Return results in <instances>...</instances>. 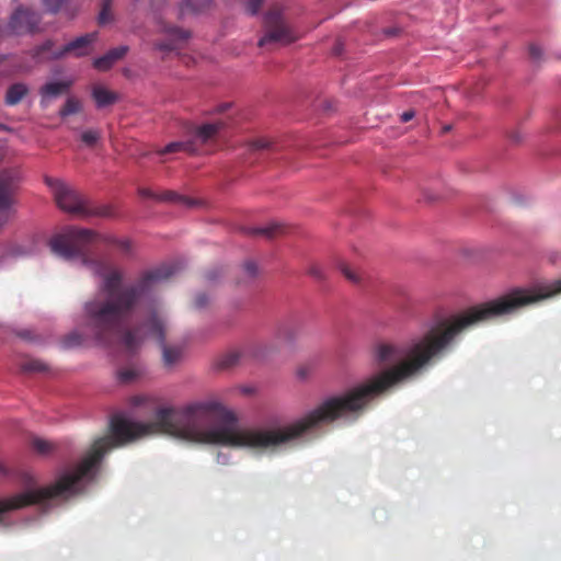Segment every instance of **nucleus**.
Listing matches in <instances>:
<instances>
[{
  "label": "nucleus",
  "instance_id": "nucleus-1",
  "mask_svg": "<svg viewBox=\"0 0 561 561\" xmlns=\"http://www.w3.org/2000/svg\"><path fill=\"white\" fill-rule=\"evenodd\" d=\"M94 233L90 230L71 229L54 236L51 251L65 260L79 259L94 276L101 278L98 295L84 304V317L80 327L66 334L60 345L64 350L98 345L111 347L119 343L129 353L140 345V328H127V323L140 301L149 297L156 286L175 274L174 264L161 265L142 273L130 284H123L124 272L102 260L87 254L85 245Z\"/></svg>",
  "mask_w": 561,
  "mask_h": 561
},
{
  "label": "nucleus",
  "instance_id": "nucleus-2",
  "mask_svg": "<svg viewBox=\"0 0 561 561\" xmlns=\"http://www.w3.org/2000/svg\"><path fill=\"white\" fill-rule=\"evenodd\" d=\"M522 301L523 298L514 289L496 299L437 320L422 335L405 344L377 343L374 347L375 359L379 365L390 366L353 386V421L380 398L422 375L451 348L462 332L513 313L523 307Z\"/></svg>",
  "mask_w": 561,
  "mask_h": 561
},
{
  "label": "nucleus",
  "instance_id": "nucleus-3",
  "mask_svg": "<svg viewBox=\"0 0 561 561\" xmlns=\"http://www.w3.org/2000/svg\"><path fill=\"white\" fill-rule=\"evenodd\" d=\"M46 183L53 190L58 207L69 214L81 217H112L110 205H92L78 191L59 180L46 179Z\"/></svg>",
  "mask_w": 561,
  "mask_h": 561
},
{
  "label": "nucleus",
  "instance_id": "nucleus-4",
  "mask_svg": "<svg viewBox=\"0 0 561 561\" xmlns=\"http://www.w3.org/2000/svg\"><path fill=\"white\" fill-rule=\"evenodd\" d=\"M263 36L259 39V47L268 45H289L299 38L297 30L288 22L283 9L275 4L263 16Z\"/></svg>",
  "mask_w": 561,
  "mask_h": 561
},
{
  "label": "nucleus",
  "instance_id": "nucleus-5",
  "mask_svg": "<svg viewBox=\"0 0 561 561\" xmlns=\"http://www.w3.org/2000/svg\"><path fill=\"white\" fill-rule=\"evenodd\" d=\"M146 327L148 328L149 334L157 340L162 348V360L164 366L171 367L175 365L182 356V350L180 347L169 346L165 344V321L158 314H152L147 321Z\"/></svg>",
  "mask_w": 561,
  "mask_h": 561
},
{
  "label": "nucleus",
  "instance_id": "nucleus-6",
  "mask_svg": "<svg viewBox=\"0 0 561 561\" xmlns=\"http://www.w3.org/2000/svg\"><path fill=\"white\" fill-rule=\"evenodd\" d=\"M19 179L15 172L3 170L0 172V217L5 218V224L14 214Z\"/></svg>",
  "mask_w": 561,
  "mask_h": 561
},
{
  "label": "nucleus",
  "instance_id": "nucleus-7",
  "mask_svg": "<svg viewBox=\"0 0 561 561\" xmlns=\"http://www.w3.org/2000/svg\"><path fill=\"white\" fill-rule=\"evenodd\" d=\"M41 22V15L30 9L19 7L10 16L8 30L11 34L34 33Z\"/></svg>",
  "mask_w": 561,
  "mask_h": 561
},
{
  "label": "nucleus",
  "instance_id": "nucleus-8",
  "mask_svg": "<svg viewBox=\"0 0 561 561\" xmlns=\"http://www.w3.org/2000/svg\"><path fill=\"white\" fill-rule=\"evenodd\" d=\"M558 294H561V278L550 283L539 284L531 289H516V295H518L519 298H523V307L554 297Z\"/></svg>",
  "mask_w": 561,
  "mask_h": 561
},
{
  "label": "nucleus",
  "instance_id": "nucleus-9",
  "mask_svg": "<svg viewBox=\"0 0 561 561\" xmlns=\"http://www.w3.org/2000/svg\"><path fill=\"white\" fill-rule=\"evenodd\" d=\"M96 39V33H88L69 42L60 49L53 51L51 58L59 59L68 54L81 57L89 54L90 45Z\"/></svg>",
  "mask_w": 561,
  "mask_h": 561
},
{
  "label": "nucleus",
  "instance_id": "nucleus-10",
  "mask_svg": "<svg viewBox=\"0 0 561 561\" xmlns=\"http://www.w3.org/2000/svg\"><path fill=\"white\" fill-rule=\"evenodd\" d=\"M71 229H76V230H87L85 228H77V227H68L66 228L61 233H59L58 236H61L64 233H66L67 231L71 230ZM90 231H92L94 233L92 240L85 245V250H87V254L90 255L91 257H95L98 260H102L104 262H106L107 264L111 265L110 262H107L106 260L102 259V257H99L94 252H92L90 250V245H92L93 243L95 242H99V241H105L110 244H113L114 247H116L123 254H126L128 255L130 252H131V242L130 240L128 239H115V238H102L98 232H95L94 230L92 229H89ZM112 266L114 267V265L112 264ZM115 268H117L115 266Z\"/></svg>",
  "mask_w": 561,
  "mask_h": 561
},
{
  "label": "nucleus",
  "instance_id": "nucleus-11",
  "mask_svg": "<svg viewBox=\"0 0 561 561\" xmlns=\"http://www.w3.org/2000/svg\"><path fill=\"white\" fill-rule=\"evenodd\" d=\"M138 194L142 198H151V199H156L159 202H168V203L179 204V205H182L185 207H192L195 205V202L193 199H191L187 196L180 195L179 193H176L174 191H164L161 194H157L153 191H151L150 188L142 187V188L138 190Z\"/></svg>",
  "mask_w": 561,
  "mask_h": 561
},
{
  "label": "nucleus",
  "instance_id": "nucleus-12",
  "mask_svg": "<svg viewBox=\"0 0 561 561\" xmlns=\"http://www.w3.org/2000/svg\"><path fill=\"white\" fill-rule=\"evenodd\" d=\"M128 51L127 46H118L110 49L105 55L96 58L93 62L95 69L100 71L108 70L117 60L122 59Z\"/></svg>",
  "mask_w": 561,
  "mask_h": 561
},
{
  "label": "nucleus",
  "instance_id": "nucleus-13",
  "mask_svg": "<svg viewBox=\"0 0 561 561\" xmlns=\"http://www.w3.org/2000/svg\"><path fill=\"white\" fill-rule=\"evenodd\" d=\"M245 234L253 237H262L265 239H274L286 231V227L278 222H271L265 227L257 228H245L243 229Z\"/></svg>",
  "mask_w": 561,
  "mask_h": 561
},
{
  "label": "nucleus",
  "instance_id": "nucleus-14",
  "mask_svg": "<svg viewBox=\"0 0 561 561\" xmlns=\"http://www.w3.org/2000/svg\"><path fill=\"white\" fill-rule=\"evenodd\" d=\"M72 83V80L47 82L39 89V94L43 100L57 98L64 93H67L71 88Z\"/></svg>",
  "mask_w": 561,
  "mask_h": 561
},
{
  "label": "nucleus",
  "instance_id": "nucleus-15",
  "mask_svg": "<svg viewBox=\"0 0 561 561\" xmlns=\"http://www.w3.org/2000/svg\"><path fill=\"white\" fill-rule=\"evenodd\" d=\"M167 32L172 36L171 39L160 41L154 43V47L161 51H172L176 49L175 39L186 41L190 37V32L179 28V27H170Z\"/></svg>",
  "mask_w": 561,
  "mask_h": 561
},
{
  "label": "nucleus",
  "instance_id": "nucleus-16",
  "mask_svg": "<svg viewBox=\"0 0 561 561\" xmlns=\"http://www.w3.org/2000/svg\"><path fill=\"white\" fill-rule=\"evenodd\" d=\"M224 127L222 122H216L210 124H204L195 129L194 140L199 141L201 144H206L211 140L219 130Z\"/></svg>",
  "mask_w": 561,
  "mask_h": 561
},
{
  "label": "nucleus",
  "instance_id": "nucleus-17",
  "mask_svg": "<svg viewBox=\"0 0 561 561\" xmlns=\"http://www.w3.org/2000/svg\"><path fill=\"white\" fill-rule=\"evenodd\" d=\"M92 98L99 108L112 105L118 100V95L115 92H112L102 85L93 87Z\"/></svg>",
  "mask_w": 561,
  "mask_h": 561
},
{
  "label": "nucleus",
  "instance_id": "nucleus-18",
  "mask_svg": "<svg viewBox=\"0 0 561 561\" xmlns=\"http://www.w3.org/2000/svg\"><path fill=\"white\" fill-rule=\"evenodd\" d=\"M298 329L294 322L286 320L276 325L275 339L280 342H293L297 336Z\"/></svg>",
  "mask_w": 561,
  "mask_h": 561
},
{
  "label": "nucleus",
  "instance_id": "nucleus-19",
  "mask_svg": "<svg viewBox=\"0 0 561 561\" xmlns=\"http://www.w3.org/2000/svg\"><path fill=\"white\" fill-rule=\"evenodd\" d=\"M28 93V88L26 84L18 82L10 85L5 93V104L8 105H16L19 104L24 96Z\"/></svg>",
  "mask_w": 561,
  "mask_h": 561
},
{
  "label": "nucleus",
  "instance_id": "nucleus-20",
  "mask_svg": "<svg viewBox=\"0 0 561 561\" xmlns=\"http://www.w3.org/2000/svg\"><path fill=\"white\" fill-rule=\"evenodd\" d=\"M197 151V147L195 145V141L187 140V141H174L167 145L163 149H161L158 153L159 154H168V153H175V152H187V153H195Z\"/></svg>",
  "mask_w": 561,
  "mask_h": 561
},
{
  "label": "nucleus",
  "instance_id": "nucleus-21",
  "mask_svg": "<svg viewBox=\"0 0 561 561\" xmlns=\"http://www.w3.org/2000/svg\"><path fill=\"white\" fill-rule=\"evenodd\" d=\"M20 369L23 373H47L50 368L41 359L27 357L21 362Z\"/></svg>",
  "mask_w": 561,
  "mask_h": 561
},
{
  "label": "nucleus",
  "instance_id": "nucleus-22",
  "mask_svg": "<svg viewBox=\"0 0 561 561\" xmlns=\"http://www.w3.org/2000/svg\"><path fill=\"white\" fill-rule=\"evenodd\" d=\"M248 150L251 153H256L261 151H277L278 148L275 142L271 141L267 138L261 137L249 141Z\"/></svg>",
  "mask_w": 561,
  "mask_h": 561
},
{
  "label": "nucleus",
  "instance_id": "nucleus-23",
  "mask_svg": "<svg viewBox=\"0 0 561 561\" xmlns=\"http://www.w3.org/2000/svg\"><path fill=\"white\" fill-rule=\"evenodd\" d=\"M241 352L237 351V350H233V351H229L225 354H222L218 359H217V367L220 368V369H229V368H232L234 367L237 364H239L240 359H241Z\"/></svg>",
  "mask_w": 561,
  "mask_h": 561
},
{
  "label": "nucleus",
  "instance_id": "nucleus-24",
  "mask_svg": "<svg viewBox=\"0 0 561 561\" xmlns=\"http://www.w3.org/2000/svg\"><path fill=\"white\" fill-rule=\"evenodd\" d=\"M31 445L32 448L42 456H48L57 449L55 443L39 437H34L31 442Z\"/></svg>",
  "mask_w": 561,
  "mask_h": 561
},
{
  "label": "nucleus",
  "instance_id": "nucleus-25",
  "mask_svg": "<svg viewBox=\"0 0 561 561\" xmlns=\"http://www.w3.org/2000/svg\"><path fill=\"white\" fill-rule=\"evenodd\" d=\"M114 0H103L101 4V11L98 16V23L100 25H105L111 23L114 20V14L112 11Z\"/></svg>",
  "mask_w": 561,
  "mask_h": 561
},
{
  "label": "nucleus",
  "instance_id": "nucleus-26",
  "mask_svg": "<svg viewBox=\"0 0 561 561\" xmlns=\"http://www.w3.org/2000/svg\"><path fill=\"white\" fill-rule=\"evenodd\" d=\"M140 376V370L136 367H125L118 370L117 377L122 383H130Z\"/></svg>",
  "mask_w": 561,
  "mask_h": 561
},
{
  "label": "nucleus",
  "instance_id": "nucleus-27",
  "mask_svg": "<svg viewBox=\"0 0 561 561\" xmlns=\"http://www.w3.org/2000/svg\"><path fill=\"white\" fill-rule=\"evenodd\" d=\"M80 110H81L80 101L75 98H68L65 105L60 108L59 115L61 117H66L71 114H76V113L80 112Z\"/></svg>",
  "mask_w": 561,
  "mask_h": 561
},
{
  "label": "nucleus",
  "instance_id": "nucleus-28",
  "mask_svg": "<svg viewBox=\"0 0 561 561\" xmlns=\"http://www.w3.org/2000/svg\"><path fill=\"white\" fill-rule=\"evenodd\" d=\"M316 368L317 364L314 362L301 364L296 370V376L300 380H307L314 373Z\"/></svg>",
  "mask_w": 561,
  "mask_h": 561
},
{
  "label": "nucleus",
  "instance_id": "nucleus-29",
  "mask_svg": "<svg viewBox=\"0 0 561 561\" xmlns=\"http://www.w3.org/2000/svg\"><path fill=\"white\" fill-rule=\"evenodd\" d=\"M101 138V133L95 129H89L81 134V140L88 147H93Z\"/></svg>",
  "mask_w": 561,
  "mask_h": 561
},
{
  "label": "nucleus",
  "instance_id": "nucleus-30",
  "mask_svg": "<svg viewBox=\"0 0 561 561\" xmlns=\"http://www.w3.org/2000/svg\"><path fill=\"white\" fill-rule=\"evenodd\" d=\"M211 0H185V8L194 12H202L208 9Z\"/></svg>",
  "mask_w": 561,
  "mask_h": 561
},
{
  "label": "nucleus",
  "instance_id": "nucleus-31",
  "mask_svg": "<svg viewBox=\"0 0 561 561\" xmlns=\"http://www.w3.org/2000/svg\"><path fill=\"white\" fill-rule=\"evenodd\" d=\"M18 336L31 343H43L44 340L32 330L24 329L18 332Z\"/></svg>",
  "mask_w": 561,
  "mask_h": 561
},
{
  "label": "nucleus",
  "instance_id": "nucleus-32",
  "mask_svg": "<svg viewBox=\"0 0 561 561\" xmlns=\"http://www.w3.org/2000/svg\"><path fill=\"white\" fill-rule=\"evenodd\" d=\"M264 0H248L245 2V12L250 15H255L261 10Z\"/></svg>",
  "mask_w": 561,
  "mask_h": 561
},
{
  "label": "nucleus",
  "instance_id": "nucleus-33",
  "mask_svg": "<svg viewBox=\"0 0 561 561\" xmlns=\"http://www.w3.org/2000/svg\"><path fill=\"white\" fill-rule=\"evenodd\" d=\"M66 0H44L46 10L50 13H57Z\"/></svg>",
  "mask_w": 561,
  "mask_h": 561
},
{
  "label": "nucleus",
  "instance_id": "nucleus-34",
  "mask_svg": "<svg viewBox=\"0 0 561 561\" xmlns=\"http://www.w3.org/2000/svg\"><path fill=\"white\" fill-rule=\"evenodd\" d=\"M244 273L249 278H254L257 274V265L254 261H245L242 265Z\"/></svg>",
  "mask_w": 561,
  "mask_h": 561
},
{
  "label": "nucleus",
  "instance_id": "nucleus-35",
  "mask_svg": "<svg viewBox=\"0 0 561 561\" xmlns=\"http://www.w3.org/2000/svg\"><path fill=\"white\" fill-rule=\"evenodd\" d=\"M209 297L205 293H199L194 299V306L196 309H203L208 306Z\"/></svg>",
  "mask_w": 561,
  "mask_h": 561
},
{
  "label": "nucleus",
  "instance_id": "nucleus-36",
  "mask_svg": "<svg viewBox=\"0 0 561 561\" xmlns=\"http://www.w3.org/2000/svg\"><path fill=\"white\" fill-rule=\"evenodd\" d=\"M307 273L312 276L313 278L316 279H323L324 278V273H323V270L321 268V266L317 265V264H313L311 265Z\"/></svg>",
  "mask_w": 561,
  "mask_h": 561
},
{
  "label": "nucleus",
  "instance_id": "nucleus-37",
  "mask_svg": "<svg viewBox=\"0 0 561 561\" xmlns=\"http://www.w3.org/2000/svg\"><path fill=\"white\" fill-rule=\"evenodd\" d=\"M529 55L535 61H539L542 57V50L539 46L533 44L529 46Z\"/></svg>",
  "mask_w": 561,
  "mask_h": 561
},
{
  "label": "nucleus",
  "instance_id": "nucleus-38",
  "mask_svg": "<svg viewBox=\"0 0 561 561\" xmlns=\"http://www.w3.org/2000/svg\"><path fill=\"white\" fill-rule=\"evenodd\" d=\"M220 275H221V268H214V270L208 271L205 274V277L208 282H213V280L217 279Z\"/></svg>",
  "mask_w": 561,
  "mask_h": 561
},
{
  "label": "nucleus",
  "instance_id": "nucleus-39",
  "mask_svg": "<svg viewBox=\"0 0 561 561\" xmlns=\"http://www.w3.org/2000/svg\"><path fill=\"white\" fill-rule=\"evenodd\" d=\"M53 47V42L51 41H47L45 42L44 44H42L38 48H37V51L36 54L37 55H41L45 51H49Z\"/></svg>",
  "mask_w": 561,
  "mask_h": 561
},
{
  "label": "nucleus",
  "instance_id": "nucleus-40",
  "mask_svg": "<svg viewBox=\"0 0 561 561\" xmlns=\"http://www.w3.org/2000/svg\"><path fill=\"white\" fill-rule=\"evenodd\" d=\"M352 277H353V285H360L364 280L363 274L359 273L358 271H355L354 268H353Z\"/></svg>",
  "mask_w": 561,
  "mask_h": 561
},
{
  "label": "nucleus",
  "instance_id": "nucleus-41",
  "mask_svg": "<svg viewBox=\"0 0 561 561\" xmlns=\"http://www.w3.org/2000/svg\"><path fill=\"white\" fill-rule=\"evenodd\" d=\"M343 50H344V44H342V43L337 42V43L334 45L333 49H332V54H333L334 56H341V54L343 53Z\"/></svg>",
  "mask_w": 561,
  "mask_h": 561
},
{
  "label": "nucleus",
  "instance_id": "nucleus-42",
  "mask_svg": "<svg viewBox=\"0 0 561 561\" xmlns=\"http://www.w3.org/2000/svg\"><path fill=\"white\" fill-rule=\"evenodd\" d=\"M414 111H407L401 114V122L407 123L414 117Z\"/></svg>",
  "mask_w": 561,
  "mask_h": 561
},
{
  "label": "nucleus",
  "instance_id": "nucleus-43",
  "mask_svg": "<svg viewBox=\"0 0 561 561\" xmlns=\"http://www.w3.org/2000/svg\"><path fill=\"white\" fill-rule=\"evenodd\" d=\"M341 271L346 279H351V268L346 264L341 265Z\"/></svg>",
  "mask_w": 561,
  "mask_h": 561
},
{
  "label": "nucleus",
  "instance_id": "nucleus-44",
  "mask_svg": "<svg viewBox=\"0 0 561 561\" xmlns=\"http://www.w3.org/2000/svg\"><path fill=\"white\" fill-rule=\"evenodd\" d=\"M217 461L221 465H227L228 463V456L227 455H221V454H218L217 455Z\"/></svg>",
  "mask_w": 561,
  "mask_h": 561
},
{
  "label": "nucleus",
  "instance_id": "nucleus-45",
  "mask_svg": "<svg viewBox=\"0 0 561 561\" xmlns=\"http://www.w3.org/2000/svg\"><path fill=\"white\" fill-rule=\"evenodd\" d=\"M5 218L4 217H0V231L2 230V228L5 226Z\"/></svg>",
  "mask_w": 561,
  "mask_h": 561
},
{
  "label": "nucleus",
  "instance_id": "nucleus-46",
  "mask_svg": "<svg viewBox=\"0 0 561 561\" xmlns=\"http://www.w3.org/2000/svg\"><path fill=\"white\" fill-rule=\"evenodd\" d=\"M450 128H451V127H450L449 125H447V126H445V127H444V131H449V130H450Z\"/></svg>",
  "mask_w": 561,
  "mask_h": 561
},
{
  "label": "nucleus",
  "instance_id": "nucleus-47",
  "mask_svg": "<svg viewBox=\"0 0 561 561\" xmlns=\"http://www.w3.org/2000/svg\"><path fill=\"white\" fill-rule=\"evenodd\" d=\"M243 391H244L245 393H250V392H251V390H250V389H248V388H244V389H243Z\"/></svg>",
  "mask_w": 561,
  "mask_h": 561
},
{
  "label": "nucleus",
  "instance_id": "nucleus-48",
  "mask_svg": "<svg viewBox=\"0 0 561 561\" xmlns=\"http://www.w3.org/2000/svg\"><path fill=\"white\" fill-rule=\"evenodd\" d=\"M226 107H228V105L224 104V106L221 107V111H224Z\"/></svg>",
  "mask_w": 561,
  "mask_h": 561
},
{
  "label": "nucleus",
  "instance_id": "nucleus-49",
  "mask_svg": "<svg viewBox=\"0 0 561 561\" xmlns=\"http://www.w3.org/2000/svg\"><path fill=\"white\" fill-rule=\"evenodd\" d=\"M3 471H4V470H3V467H2V465L0 463V472H3Z\"/></svg>",
  "mask_w": 561,
  "mask_h": 561
},
{
  "label": "nucleus",
  "instance_id": "nucleus-50",
  "mask_svg": "<svg viewBox=\"0 0 561 561\" xmlns=\"http://www.w3.org/2000/svg\"><path fill=\"white\" fill-rule=\"evenodd\" d=\"M2 128V125L0 124V129Z\"/></svg>",
  "mask_w": 561,
  "mask_h": 561
}]
</instances>
